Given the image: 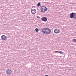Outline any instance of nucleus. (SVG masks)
I'll use <instances>...</instances> for the list:
<instances>
[{"mask_svg": "<svg viewBox=\"0 0 76 76\" xmlns=\"http://www.w3.org/2000/svg\"><path fill=\"white\" fill-rule=\"evenodd\" d=\"M69 15L70 18L75 19L76 18V13L75 12H72L70 13Z\"/></svg>", "mask_w": 76, "mask_h": 76, "instance_id": "nucleus-1", "label": "nucleus"}, {"mask_svg": "<svg viewBox=\"0 0 76 76\" xmlns=\"http://www.w3.org/2000/svg\"><path fill=\"white\" fill-rule=\"evenodd\" d=\"M41 12H45L47 10V8L45 7H42L40 8Z\"/></svg>", "mask_w": 76, "mask_h": 76, "instance_id": "nucleus-2", "label": "nucleus"}, {"mask_svg": "<svg viewBox=\"0 0 76 76\" xmlns=\"http://www.w3.org/2000/svg\"><path fill=\"white\" fill-rule=\"evenodd\" d=\"M51 29L48 28H46L45 35H48L51 34Z\"/></svg>", "mask_w": 76, "mask_h": 76, "instance_id": "nucleus-3", "label": "nucleus"}, {"mask_svg": "<svg viewBox=\"0 0 76 76\" xmlns=\"http://www.w3.org/2000/svg\"><path fill=\"white\" fill-rule=\"evenodd\" d=\"M12 72V69H10L7 70L6 71L7 74V75H11Z\"/></svg>", "mask_w": 76, "mask_h": 76, "instance_id": "nucleus-4", "label": "nucleus"}, {"mask_svg": "<svg viewBox=\"0 0 76 76\" xmlns=\"http://www.w3.org/2000/svg\"><path fill=\"white\" fill-rule=\"evenodd\" d=\"M41 19L42 21H44V22H47V18L46 17H43L41 18Z\"/></svg>", "mask_w": 76, "mask_h": 76, "instance_id": "nucleus-5", "label": "nucleus"}, {"mask_svg": "<svg viewBox=\"0 0 76 76\" xmlns=\"http://www.w3.org/2000/svg\"><path fill=\"white\" fill-rule=\"evenodd\" d=\"M47 28H42L41 29V31L42 33L43 34H45L46 32V30Z\"/></svg>", "mask_w": 76, "mask_h": 76, "instance_id": "nucleus-6", "label": "nucleus"}, {"mask_svg": "<svg viewBox=\"0 0 76 76\" xmlns=\"http://www.w3.org/2000/svg\"><path fill=\"white\" fill-rule=\"evenodd\" d=\"M1 38L2 39H3V40H6V38H7V37L4 35H3L1 36Z\"/></svg>", "mask_w": 76, "mask_h": 76, "instance_id": "nucleus-7", "label": "nucleus"}, {"mask_svg": "<svg viewBox=\"0 0 76 76\" xmlns=\"http://www.w3.org/2000/svg\"><path fill=\"white\" fill-rule=\"evenodd\" d=\"M54 32L55 34H58V33L59 32V30L58 28H56L54 30Z\"/></svg>", "mask_w": 76, "mask_h": 76, "instance_id": "nucleus-8", "label": "nucleus"}, {"mask_svg": "<svg viewBox=\"0 0 76 76\" xmlns=\"http://www.w3.org/2000/svg\"><path fill=\"white\" fill-rule=\"evenodd\" d=\"M36 12L37 11H34L31 12V13L33 15H35V13H36Z\"/></svg>", "mask_w": 76, "mask_h": 76, "instance_id": "nucleus-9", "label": "nucleus"}, {"mask_svg": "<svg viewBox=\"0 0 76 76\" xmlns=\"http://www.w3.org/2000/svg\"><path fill=\"white\" fill-rule=\"evenodd\" d=\"M40 5H41V2H39L37 4V7L40 6Z\"/></svg>", "mask_w": 76, "mask_h": 76, "instance_id": "nucleus-10", "label": "nucleus"}, {"mask_svg": "<svg viewBox=\"0 0 76 76\" xmlns=\"http://www.w3.org/2000/svg\"><path fill=\"white\" fill-rule=\"evenodd\" d=\"M35 30L37 32H38L39 31V29L38 28H36L35 29Z\"/></svg>", "mask_w": 76, "mask_h": 76, "instance_id": "nucleus-11", "label": "nucleus"}, {"mask_svg": "<svg viewBox=\"0 0 76 76\" xmlns=\"http://www.w3.org/2000/svg\"><path fill=\"white\" fill-rule=\"evenodd\" d=\"M58 53H60V54H63V52H62V51H59L58 52Z\"/></svg>", "mask_w": 76, "mask_h": 76, "instance_id": "nucleus-12", "label": "nucleus"}, {"mask_svg": "<svg viewBox=\"0 0 76 76\" xmlns=\"http://www.w3.org/2000/svg\"><path fill=\"white\" fill-rule=\"evenodd\" d=\"M36 11V10H35L34 9H32L31 10V12H33L34 11Z\"/></svg>", "mask_w": 76, "mask_h": 76, "instance_id": "nucleus-13", "label": "nucleus"}, {"mask_svg": "<svg viewBox=\"0 0 76 76\" xmlns=\"http://www.w3.org/2000/svg\"><path fill=\"white\" fill-rule=\"evenodd\" d=\"M73 42H76V40L75 39H73Z\"/></svg>", "mask_w": 76, "mask_h": 76, "instance_id": "nucleus-14", "label": "nucleus"}, {"mask_svg": "<svg viewBox=\"0 0 76 76\" xmlns=\"http://www.w3.org/2000/svg\"><path fill=\"white\" fill-rule=\"evenodd\" d=\"M37 18H38L39 19L40 18V17H39V16H37Z\"/></svg>", "mask_w": 76, "mask_h": 76, "instance_id": "nucleus-15", "label": "nucleus"}]
</instances>
